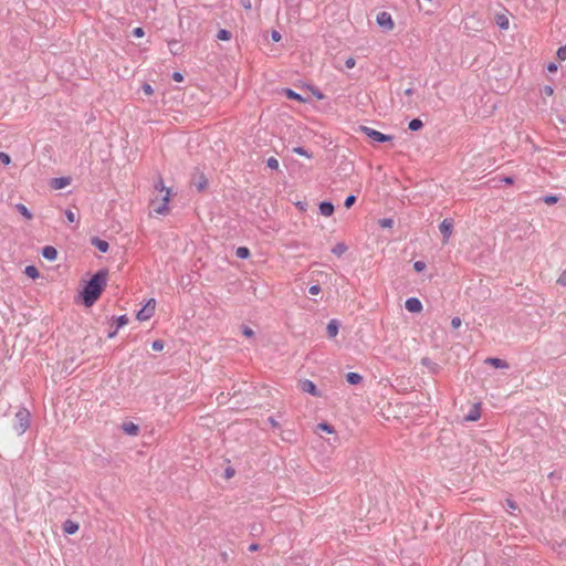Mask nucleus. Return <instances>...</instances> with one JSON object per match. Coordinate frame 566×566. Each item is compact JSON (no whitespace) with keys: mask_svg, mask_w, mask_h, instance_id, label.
Masks as SVG:
<instances>
[{"mask_svg":"<svg viewBox=\"0 0 566 566\" xmlns=\"http://www.w3.org/2000/svg\"><path fill=\"white\" fill-rule=\"evenodd\" d=\"M559 200L558 196L557 195H553V193H549V195H546L543 197V201L546 203V205H555L557 201Z\"/></svg>","mask_w":566,"mask_h":566,"instance_id":"31","label":"nucleus"},{"mask_svg":"<svg viewBox=\"0 0 566 566\" xmlns=\"http://www.w3.org/2000/svg\"><path fill=\"white\" fill-rule=\"evenodd\" d=\"M65 217H66L67 221L71 222V223L76 220L75 213L72 210H70V209H67L65 211Z\"/></svg>","mask_w":566,"mask_h":566,"instance_id":"44","label":"nucleus"},{"mask_svg":"<svg viewBox=\"0 0 566 566\" xmlns=\"http://www.w3.org/2000/svg\"><path fill=\"white\" fill-rule=\"evenodd\" d=\"M557 283L566 287V270L559 275Z\"/></svg>","mask_w":566,"mask_h":566,"instance_id":"48","label":"nucleus"},{"mask_svg":"<svg viewBox=\"0 0 566 566\" xmlns=\"http://www.w3.org/2000/svg\"><path fill=\"white\" fill-rule=\"evenodd\" d=\"M548 478H549L551 480H553V479H558V480H559V479L562 478V475H560V473H558V472L554 471V472H551V473L548 474Z\"/></svg>","mask_w":566,"mask_h":566,"instance_id":"53","label":"nucleus"},{"mask_svg":"<svg viewBox=\"0 0 566 566\" xmlns=\"http://www.w3.org/2000/svg\"><path fill=\"white\" fill-rule=\"evenodd\" d=\"M155 188H156L158 191H160V192H161V191H166V192H167V190H168L167 188H165V186H164V182H163V179H161V178H160V179L158 180V182L155 185Z\"/></svg>","mask_w":566,"mask_h":566,"instance_id":"50","label":"nucleus"},{"mask_svg":"<svg viewBox=\"0 0 566 566\" xmlns=\"http://www.w3.org/2000/svg\"><path fill=\"white\" fill-rule=\"evenodd\" d=\"M168 48L174 55H177L180 50V44L177 40H171L168 42Z\"/></svg>","mask_w":566,"mask_h":566,"instance_id":"30","label":"nucleus"},{"mask_svg":"<svg viewBox=\"0 0 566 566\" xmlns=\"http://www.w3.org/2000/svg\"><path fill=\"white\" fill-rule=\"evenodd\" d=\"M346 380L349 385H358L361 382L363 377L358 373L350 371L346 374Z\"/></svg>","mask_w":566,"mask_h":566,"instance_id":"22","label":"nucleus"},{"mask_svg":"<svg viewBox=\"0 0 566 566\" xmlns=\"http://www.w3.org/2000/svg\"><path fill=\"white\" fill-rule=\"evenodd\" d=\"M132 34H133L135 38H143V36L145 35V31H144V29H143V28L137 27V28L133 29Z\"/></svg>","mask_w":566,"mask_h":566,"instance_id":"41","label":"nucleus"},{"mask_svg":"<svg viewBox=\"0 0 566 566\" xmlns=\"http://www.w3.org/2000/svg\"><path fill=\"white\" fill-rule=\"evenodd\" d=\"M317 428L324 432H327V433H333L334 432V428L332 424L327 423V422H321L318 423Z\"/></svg>","mask_w":566,"mask_h":566,"instance_id":"35","label":"nucleus"},{"mask_svg":"<svg viewBox=\"0 0 566 566\" xmlns=\"http://www.w3.org/2000/svg\"><path fill=\"white\" fill-rule=\"evenodd\" d=\"M118 333V329L117 328H114L113 331L108 332V335L107 337L108 338H114Z\"/></svg>","mask_w":566,"mask_h":566,"instance_id":"57","label":"nucleus"},{"mask_svg":"<svg viewBox=\"0 0 566 566\" xmlns=\"http://www.w3.org/2000/svg\"><path fill=\"white\" fill-rule=\"evenodd\" d=\"M24 273L27 276H29L31 279H38L40 276V272L34 265L25 266Z\"/></svg>","mask_w":566,"mask_h":566,"instance_id":"24","label":"nucleus"},{"mask_svg":"<svg viewBox=\"0 0 566 566\" xmlns=\"http://www.w3.org/2000/svg\"><path fill=\"white\" fill-rule=\"evenodd\" d=\"M142 90L146 95H151L154 93L153 86L148 83H144Z\"/></svg>","mask_w":566,"mask_h":566,"instance_id":"42","label":"nucleus"},{"mask_svg":"<svg viewBox=\"0 0 566 566\" xmlns=\"http://www.w3.org/2000/svg\"><path fill=\"white\" fill-rule=\"evenodd\" d=\"M379 226L381 228H392L394 226V219L391 218H382L378 221Z\"/></svg>","mask_w":566,"mask_h":566,"instance_id":"34","label":"nucleus"},{"mask_svg":"<svg viewBox=\"0 0 566 566\" xmlns=\"http://www.w3.org/2000/svg\"><path fill=\"white\" fill-rule=\"evenodd\" d=\"M557 69H558V67H557V64H556V63H554V62H551V63H548V65H547V71H548L549 73H555V72L557 71Z\"/></svg>","mask_w":566,"mask_h":566,"instance_id":"52","label":"nucleus"},{"mask_svg":"<svg viewBox=\"0 0 566 566\" xmlns=\"http://www.w3.org/2000/svg\"><path fill=\"white\" fill-rule=\"evenodd\" d=\"M258 548H259V545H258V544H251V545L249 546V551H250V552H255Z\"/></svg>","mask_w":566,"mask_h":566,"instance_id":"61","label":"nucleus"},{"mask_svg":"<svg viewBox=\"0 0 566 566\" xmlns=\"http://www.w3.org/2000/svg\"><path fill=\"white\" fill-rule=\"evenodd\" d=\"M461 323H462V322H461V318H460V317H458V316H457V317H453V318L451 319V327H452V328H454V329H457V328H459V327L461 326Z\"/></svg>","mask_w":566,"mask_h":566,"instance_id":"46","label":"nucleus"},{"mask_svg":"<svg viewBox=\"0 0 566 566\" xmlns=\"http://www.w3.org/2000/svg\"><path fill=\"white\" fill-rule=\"evenodd\" d=\"M266 167H269L270 169H273V170L279 169V160L274 157L268 158Z\"/></svg>","mask_w":566,"mask_h":566,"instance_id":"36","label":"nucleus"},{"mask_svg":"<svg viewBox=\"0 0 566 566\" xmlns=\"http://www.w3.org/2000/svg\"><path fill=\"white\" fill-rule=\"evenodd\" d=\"M356 64V61L355 59L353 57H348L346 61H345V65L347 69H353Z\"/></svg>","mask_w":566,"mask_h":566,"instance_id":"51","label":"nucleus"},{"mask_svg":"<svg viewBox=\"0 0 566 566\" xmlns=\"http://www.w3.org/2000/svg\"><path fill=\"white\" fill-rule=\"evenodd\" d=\"M347 249L348 248L344 242H338L332 249V253L339 258L347 251Z\"/></svg>","mask_w":566,"mask_h":566,"instance_id":"23","label":"nucleus"},{"mask_svg":"<svg viewBox=\"0 0 566 566\" xmlns=\"http://www.w3.org/2000/svg\"><path fill=\"white\" fill-rule=\"evenodd\" d=\"M422 363H423L424 365H428V359H427V358L422 359Z\"/></svg>","mask_w":566,"mask_h":566,"instance_id":"64","label":"nucleus"},{"mask_svg":"<svg viewBox=\"0 0 566 566\" xmlns=\"http://www.w3.org/2000/svg\"><path fill=\"white\" fill-rule=\"evenodd\" d=\"M42 256L48 261H55L57 259V250L52 245H45L42 249Z\"/></svg>","mask_w":566,"mask_h":566,"instance_id":"12","label":"nucleus"},{"mask_svg":"<svg viewBox=\"0 0 566 566\" xmlns=\"http://www.w3.org/2000/svg\"><path fill=\"white\" fill-rule=\"evenodd\" d=\"M107 277L108 270L101 269L85 282L80 293L84 306L91 307L96 303L107 285Z\"/></svg>","mask_w":566,"mask_h":566,"instance_id":"1","label":"nucleus"},{"mask_svg":"<svg viewBox=\"0 0 566 566\" xmlns=\"http://www.w3.org/2000/svg\"><path fill=\"white\" fill-rule=\"evenodd\" d=\"M242 6L245 8V9H250L251 8V2L250 0H242Z\"/></svg>","mask_w":566,"mask_h":566,"instance_id":"59","label":"nucleus"},{"mask_svg":"<svg viewBox=\"0 0 566 566\" xmlns=\"http://www.w3.org/2000/svg\"><path fill=\"white\" fill-rule=\"evenodd\" d=\"M339 331V323L337 319H331L326 327V333L329 338H334L337 336Z\"/></svg>","mask_w":566,"mask_h":566,"instance_id":"14","label":"nucleus"},{"mask_svg":"<svg viewBox=\"0 0 566 566\" xmlns=\"http://www.w3.org/2000/svg\"><path fill=\"white\" fill-rule=\"evenodd\" d=\"M242 334H243L244 336H247V337H252V336H254V332H253V329H252V328H250L249 326H245V325H243V326H242Z\"/></svg>","mask_w":566,"mask_h":566,"instance_id":"43","label":"nucleus"},{"mask_svg":"<svg viewBox=\"0 0 566 566\" xmlns=\"http://www.w3.org/2000/svg\"><path fill=\"white\" fill-rule=\"evenodd\" d=\"M359 130L364 133L367 137H369L375 143H387L394 139L392 135H386L381 132H378L374 128L367 126H359Z\"/></svg>","mask_w":566,"mask_h":566,"instance_id":"3","label":"nucleus"},{"mask_svg":"<svg viewBox=\"0 0 566 566\" xmlns=\"http://www.w3.org/2000/svg\"><path fill=\"white\" fill-rule=\"evenodd\" d=\"M502 181L505 182L506 185H512L514 182V178L511 176H506L502 179Z\"/></svg>","mask_w":566,"mask_h":566,"instance_id":"54","label":"nucleus"},{"mask_svg":"<svg viewBox=\"0 0 566 566\" xmlns=\"http://www.w3.org/2000/svg\"><path fill=\"white\" fill-rule=\"evenodd\" d=\"M376 22L386 32H389L395 28L391 14L386 11H381L377 14Z\"/></svg>","mask_w":566,"mask_h":566,"instance_id":"4","label":"nucleus"},{"mask_svg":"<svg viewBox=\"0 0 566 566\" xmlns=\"http://www.w3.org/2000/svg\"><path fill=\"white\" fill-rule=\"evenodd\" d=\"M271 39L274 41V42H279L281 39H282V35L279 31L276 30H272L271 32Z\"/></svg>","mask_w":566,"mask_h":566,"instance_id":"47","label":"nucleus"},{"mask_svg":"<svg viewBox=\"0 0 566 566\" xmlns=\"http://www.w3.org/2000/svg\"><path fill=\"white\" fill-rule=\"evenodd\" d=\"M78 523L72 520H66L63 523V531L65 534L73 535L78 531Z\"/></svg>","mask_w":566,"mask_h":566,"instance_id":"16","label":"nucleus"},{"mask_svg":"<svg viewBox=\"0 0 566 566\" xmlns=\"http://www.w3.org/2000/svg\"><path fill=\"white\" fill-rule=\"evenodd\" d=\"M314 94H315V96H316L318 99H322V98H323V94H322L318 90H316V91L314 92Z\"/></svg>","mask_w":566,"mask_h":566,"instance_id":"63","label":"nucleus"},{"mask_svg":"<svg viewBox=\"0 0 566 566\" xmlns=\"http://www.w3.org/2000/svg\"><path fill=\"white\" fill-rule=\"evenodd\" d=\"M495 23L501 30H507L510 27L509 18L505 14H496Z\"/></svg>","mask_w":566,"mask_h":566,"instance_id":"21","label":"nucleus"},{"mask_svg":"<svg viewBox=\"0 0 566 566\" xmlns=\"http://www.w3.org/2000/svg\"><path fill=\"white\" fill-rule=\"evenodd\" d=\"M484 363L486 365H491L495 368H501V369H504V368H509V364L504 360V359H501V358H497V357H488Z\"/></svg>","mask_w":566,"mask_h":566,"instance_id":"15","label":"nucleus"},{"mask_svg":"<svg viewBox=\"0 0 566 566\" xmlns=\"http://www.w3.org/2000/svg\"><path fill=\"white\" fill-rule=\"evenodd\" d=\"M155 306H156L155 298H149L147 301V303L143 306V308H140L137 312L136 318L140 322L149 319L155 313Z\"/></svg>","mask_w":566,"mask_h":566,"instance_id":"5","label":"nucleus"},{"mask_svg":"<svg viewBox=\"0 0 566 566\" xmlns=\"http://www.w3.org/2000/svg\"><path fill=\"white\" fill-rule=\"evenodd\" d=\"M293 153H295V154H297L300 156H303V157H307V158L312 157V154L308 153L307 149H305L304 147H301V146L294 147L293 148Z\"/></svg>","mask_w":566,"mask_h":566,"instance_id":"32","label":"nucleus"},{"mask_svg":"<svg viewBox=\"0 0 566 566\" xmlns=\"http://www.w3.org/2000/svg\"><path fill=\"white\" fill-rule=\"evenodd\" d=\"M30 419H31L30 411L24 407H20L19 410L14 415V423H13V429L19 436L23 434L29 429Z\"/></svg>","mask_w":566,"mask_h":566,"instance_id":"2","label":"nucleus"},{"mask_svg":"<svg viewBox=\"0 0 566 566\" xmlns=\"http://www.w3.org/2000/svg\"><path fill=\"white\" fill-rule=\"evenodd\" d=\"M319 212L325 217H329L334 213V205L331 201H322L319 203Z\"/></svg>","mask_w":566,"mask_h":566,"instance_id":"17","label":"nucleus"},{"mask_svg":"<svg viewBox=\"0 0 566 566\" xmlns=\"http://www.w3.org/2000/svg\"><path fill=\"white\" fill-rule=\"evenodd\" d=\"M413 269L416 272H422L426 269V263L423 261H416L413 263Z\"/></svg>","mask_w":566,"mask_h":566,"instance_id":"40","label":"nucleus"},{"mask_svg":"<svg viewBox=\"0 0 566 566\" xmlns=\"http://www.w3.org/2000/svg\"><path fill=\"white\" fill-rule=\"evenodd\" d=\"M412 94H413V90L412 88L405 90V95L410 96Z\"/></svg>","mask_w":566,"mask_h":566,"instance_id":"62","label":"nucleus"},{"mask_svg":"<svg viewBox=\"0 0 566 566\" xmlns=\"http://www.w3.org/2000/svg\"><path fill=\"white\" fill-rule=\"evenodd\" d=\"M92 245H94L98 251L106 253L109 249V244L107 241L99 239L98 237H93L91 239Z\"/></svg>","mask_w":566,"mask_h":566,"instance_id":"13","label":"nucleus"},{"mask_svg":"<svg viewBox=\"0 0 566 566\" xmlns=\"http://www.w3.org/2000/svg\"><path fill=\"white\" fill-rule=\"evenodd\" d=\"M556 55L560 61H566V44L558 48Z\"/></svg>","mask_w":566,"mask_h":566,"instance_id":"38","label":"nucleus"},{"mask_svg":"<svg viewBox=\"0 0 566 566\" xmlns=\"http://www.w3.org/2000/svg\"><path fill=\"white\" fill-rule=\"evenodd\" d=\"M171 78L175 82H182L184 81V75L180 72H174L172 75H171Z\"/></svg>","mask_w":566,"mask_h":566,"instance_id":"49","label":"nucleus"},{"mask_svg":"<svg viewBox=\"0 0 566 566\" xmlns=\"http://www.w3.org/2000/svg\"><path fill=\"white\" fill-rule=\"evenodd\" d=\"M232 38V33L229 30L220 29L217 33V39L220 41H229Z\"/></svg>","mask_w":566,"mask_h":566,"instance_id":"27","label":"nucleus"},{"mask_svg":"<svg viewBox=\"0 0 566 566\" xmlns=\"http://www.w3.org/2000/svg\"><path fill=\"white\" fill-rule=\"evenodd\" d=\"M405 307L410 313H419L422 310V303L417 297H409L406 300Z\"/></svg>","mask_w":566,"mask_h":566,"instance_id":"10","label":"nucleus"},{"mask_svg":"<svg viewBox=\"0 0 566 566\" xmlns=\"http://www.w3.org/2000/svg\"><path fill=\"white\" fill-rule=\"evenodd\" d=\"M269 422H270L273 427H277V426H279L277 421H276L274 418H272V417H270V418H269Z\"/></svg>","mask_w":566,"mask_h":566,"instance_id":"60","label":"nucleus"},{"mask_svg":"<svg viewBox=\"0 0 566 566\" xmlns=\"http://www.w3.org/2000/svg\"><path fill=\"white\" fill-rule=\"evenodd\" d=\"M114 321L116 324L115 328L119 329L128 323V317H127V315H120V316L114 317Z\"/></svg>","mask_w":566,"mask_h":566,"instance_id":"29","label":"nucleus"},{"mask_svg":"<svg viewBox=\"0 0 566 566\" xmlns=\"http://www.w3.org/2000/svg\"><path fill=\"white\" fill-rule=\"evenodd\" d=\"M423 127V123L420 118H413L409 122L408 128L412 132H417Z\"/></svg>","mask_w":566,"mask_h":566,"instance_id":"25","label":"nucleus"},{"mask_svg":"<svg viewBox=\"0 0 566 566\" xmlns=\"http://www.w3.org/2000/svg\"><path fill=\"white\" fill-rule=\"evenodd\" d=\"M169 198H170V190H167L166 195L161 199V202H159L157 206H154V211L157 214H166L167 213ZM153 205H156V201H153Z\"/></svg>","mask_w":566,"mask_h":566,"instance_id":"8","label":"nucleus"},{"mask_svg":"<svg viewBox=\"0 0 566 566\" xmlns=\"http://www.w3.org/2000/svg\"><path fill=\"white\" fill-rule=\"evenodd\" d=\"M0 163L9 165L11 163V157L7 153L0 151Z\"/></svg>","mask_w":566,"mask_h":566,"instance_id":"39","label":"nucleus"},{"mask_svg":"<svg viewBox=\"0 0 566 566\" xmlns=\"http://www.w3.org/2000/svg\"><path fill=\"white\" fill-rule=\"evenodd\" d=\"M165 343L161 339H156L151 343V348L155 352H161L164 349Z\"/></svg>","mask_w":566,"mask_h":566,"instance_id":"37","label":"nucleus"},{"mask_svg":"<svg viewBox=\"0 0 566 566\" xmlns=\"http://www.w3.org/2000/svg\"><path fill=\"white\" fill-rule=\"evenodd\" d=\"M192 185L197 188L198 191H203L208 186V179L202 172H196L192 176Z\"/></svg>","mask_w":566,"mask_h":566,"instance_id":"9","label":"nucleus"},{"mask_svg":"<svg viewBox=\"0 0 566 566\" xmlns=\"http://www.w3.org/2000/svg\"><path fill=\"white\" fill-rule=\"evenodd\" d=\"M70 184H71L70 177H59V178H53L51 180V187L55 190L63 189L66 186H69Z\"/></svg>","mask_w":566,"mask_h":566,"instance_id":"11","label":"nucleus"},{"mask_svg":"<svg viewBox=\"0 0 566 566\" xmlns=\"http://www.w3.org/2000/svg\"><path fill=\"white\" fill-rule=\"evenodd\" d=\"M300 389L303 392L312 395L313 397H321L322 396L321 390H318L316 385L312 380H310V379L301 380L300 381Z\"/></svg>","mask_w":566,"mask_h":566,"instance_id":"6","label":"nucleus"},{"mask_svg":"<svg viewBox=\"0 0 566 566\" xmlns=\"http://www.w3.org/2000/svg\"><path fill=\"white\" fill-rule=\"evenodd\" d=\"M122 429L129 436H137L139 432V427L134 422H124Z\"/></svg>","mask_w":566,"mask_h":566,"instance_id":"19","label":"nucleus"},{"mask_svg":"<svg viewBox=\"0 0 566 566\" xmlns=\"http://www.w3.org/2000/svg\"><path fill=\"white\" fill-rule=\"evenodd\" d=\"M283 94L289 99L297 101V102H301V103L305 102V98L301 94H298L297 92L293 91L292 88H284L283 90Z\"/></svg>","mask_w":566,"mask_h":566,"instance_id":"20","label":"nucleus"},{"mask_svg":"<svg viewBox=\"0 0 566 566\" xmlns=\"http://www.w3.org/2000/svg\"><path fill=\"white\" fill-rule=\"evenodd\" d=\"M543 91H544V93H545L546 95H552V94L554 93L553 87H552V86H548V85L544 86V90H543Z\"/></svg>","mask_w":566,"mask_h":566,"instance_id":"55","label":"nucleus"},{"mask_svg":"<svg viewBox=\"0 0 566 566\" xmlns=\"http://www.w3.org/2000/svg\"><path fill=\"white\" fill-rule=\"evenodd\" d=\"M439 230L440 232L442 233L443 235V243H447L452 234V230H453V220L452 219H444L440 226H439Z\"/></svg>","mask_w":566,"mask_h":566,"instance_id":"7","label":"nucleus"},{"mask_svg":"<svg viewBox=\"0 0 566 566\" xmlns=\"http://www.w3.org/2000/svg\"><path fill=\"white\" fill-rule=\"evenodd\" d=\"M321 292V286L318 284H314L310 286L308 293L312 295H317Z\"/></svg>","mask_w":566,"mask_h":566,"instance_id":"45","label":"nucleus"},{"mask_svg":"<svg viewBox=\"0 0 566 566\" xmlns=\"http://www.w3.org/2000/svg\"><path fill=\"white\" fill-rule=\"evenodd\" d=\"M481 417V412H480V406L479 405H474L470 411L468 412V415L465 416V420L467 421H476L479 420Z\"/></svg>","mask_w":566,"mask_h":566,"instance_id":"18","label":"nucleus"},{"mask_svg":"<svg viewBox=\"0 0 566 566\" xmlns=\"http://www.w3.org/2000/svg\"><path fill=\"white\" fill-rule=\"evenodd\" d=\"M235 255L239 259H243L244 260V259H248L251 255V252H250L249 248H247V247H239L235 250Z\"/></svg>","mask_w":566,"mask_h":566,"instance_id":"26","label":"nucleus"},{"mask_svg":"<svg viewBox=\"0 0 566 566\" xmlns=\"http://www.w3.org/2000/svg\"><path fill=\"white\" fill-rule=\"evenodd\" d=\"M17 210L28 220L32 219L31 211L22 203L17 205Z\"/></svg>","mask_w":566,"mask_h":566,"instance_id":"28","label":"nucleus"},{"mask_svg":"<svg viewBox=\"0 0 566 566\" xmlns=\"http://www.w3.org/2000/svg\"><path fill=\"white\" fill-rule=\"evenodd\" d=\"M233 474H234V470L232 468L226 469V478L229 479V478L233 476Z\"/></svg>","mask_w":566,"mask_h":566,"instance_id":"56","label":"nucleus"},{"mask_svg":"<svg viewBox=\"0 0 566 566\" xmlns=\"http://www.w3.org/2000/svg\"><path fill=\"white\" fill-rule=\"evenodd\" d=\"M507 506L512 510H515L517 506L512 500H506Z\"/></svg>","mask_w":566,"mask_h":566,"instance_id":"58","label":"nucleus"},{"mask_svg":"<svg viewBox=\"0 0 566 566\" xmlns=\"http://www.w3.org/2000/svg\"><path fill=\"white\" fill-rule=\"evenodd\" d=\"M356 200H357V197L355 195L347 196L344 201L345 208H347V209L352 208L355 205Z\"/></svg>","mask_w":566,"mask_h":566,"instance_id":"33","label":"nucleus"}]
</instances>
